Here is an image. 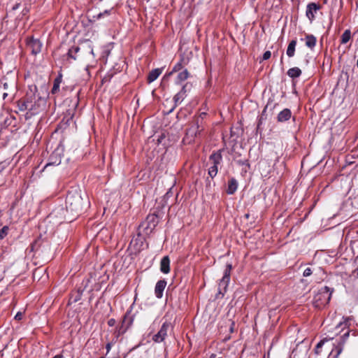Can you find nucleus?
Masks as SVG:
<instances>
[{"label": "nucleus", "instance_id": "nucleus-1", "mask_svg": "<svg viewBox=\"0 0 358 358\" xmlns=\"http://www.w3.org/2000/svg\"><path fill=\"white\" fill-rule=\"evenodd\" d=\"M66 208L67 211L73 214H78L83 209V198L79 192H69L66 198Z\"/></svg>", "mask_w": 358, "mask_h": 358}, {"label": "nucleus", "instance_id": "nucleus-2", "mask_svg": "<svg viewBox=\"0 0 358 358\" xmlns=\"http://www.w3.org/2000/svg\"><path fill=\"white\" fill-rule=\"evenodd\" d=\"M334 289L327 286H324L319 289L318 292L314 296L313 304L317 308H321L329 303Z\"/></svg>", "mask_w": 358, "mask_h": 358}, {"label": "nucleus", "instance_id": "nucleus-3", "mask_svg": "<svg viewBox=\"0 0 358 358\" xmlns=\"http://www.w3.org/2000/svg\"><path fill=\"white\" fill-rule=\"evenodd\" d=\"M231 268V264H227L224 272V275L218 284V292L216 294L217 299L222 298L227 292V289L230 281V273Z\"/></svg>", "mask_w": 358, "mask_h": 358}, {"label": "nucleus", "instance_id": "nucleus-4", "mask_svg": "<svg viewBox=\"0 0 358 358\" xmlns=\"http://www.w3.org/2000/svg\"><path fill=\"white\" fill-rule=\"evenodd\" d=\"M222 155L220 152L213 153L210 157L209 160L212 165L208 169V175L213 178L217 173L218 171V165L221 163L222 161Z\"/></svg>", "mask_w": 358, "mask_h": 358}, {"label": "nucleus", "instance_id": "nucleus-5", "mask_svg": "<svg viewBox=\"0 0 358 358\" xmlns=\"http://www.w3.org/2000/svg\"><path fill=\"white\" fill-rule=\"evenodd\" d=\"M203 129L202 126V118L197 117L194 120L191 127L187 131V136L192 138L196 137Z\"/></svg>", "mask_w": 358, "mask_h": 358}, {"label": "nucleus", "instance_id": "nucleus-6", "mask_svg": "<svg viewBox=\"0 0 358 358\" xmlns=\"http://www.w3.org/2000/svg\"><path fill=\"white\" fill-rule=\"evenodd\" d=\"M0 88L5 90L2 95L3 99H5L8 95L15 92V83L13 81H9L6 78H3L0 80Z\"/></svg>", "mask_w": 358, "mask_h": 358}, {"label": "nucleus", "instance_id": "nucleus-7", "mask_svg": "<svg viewBox=\"0 0 358 358\" xmlns=\"http://www.w3.org/2000/svg\"><path fill=\"white\" fill-rule=\"evenodd\" d=\"M171 327V323L164 322L159 331L152 336V341L155 343H161L164 341L167 336L169 329Z\"/></svg>", "mask_w": 358, "mask_h": 358}, {"label": "nucleus", "instance_id": "nucleus-8", "mask_svg": "<svg viewBox=\"0 0 358 358\" xmlns=\"http://www.w3.org/2000/svg\"><path fill=\"white\" fill-rule=\"evenodd\" d=\"M27 45L31 54L36 55L41 52L43 43L39 39L30 37L27 38Z\"/></svg>", "mask_w": 358, "mask_h": 358}, {"label": "nucleus", "instance_id": "nucleus-9", "mask_svg": "<svg viewBox=\"0 0 358 358\" xmlns=\"http://www.w3.org/2000/svg\"><path fill=\"white\" fill-rule=\"evenodd\" d=\"M17 106L19 110L21 111L34 110L32 96H29L28 94H27L24 99L18 101Z\"/></svg>", "mask_w": 358, "mask_h": 358}, {"label": "nucleus", "instance_id": "nucleus-10", "mask_svg": "<svg viewBox=\"0 0 358 358\" xmlns=\"http://www.w3.org/2000/svg\"><path fill=\"white\" fill-rule=\"evenodd\" d=\"M320 6L315 3H310L307 5L306 15L310 22L315 19V13L320 10Z\"/></svg>", "mask_w": 358, "mask_h": 358}, {"label": "nucleus", "instance_id": "nucleus-11", "mask_svg": "<svg viewBox=\"0 0 358 358\" xmlns=\"http://www.w3.org/2000/svg\"><path fill=\"white\" fill-rule=\"evenodd\" d=\"M128 315H129V313H127L123 318L122 325L119 328L118 331H117L118 336L124 334L133 322V319L131 317H129Z\"/></svg>", "mask_w": 358, "mask_h": 358}, {"label": "nucleus", "instance_id": "nucleus-12", "mask_svg": "<svg viewBox=\"0 0 358 358\" xmlns=\"http://www.w3.org/2000/svg\"><path fill=\"white\" fill-rule=\"evenodd\" d=\"M166 286V281L165 280H159L155 288V294L158 299L162 297L163 292Z\"/></svg>", "mask_w": 358, "mask_h": 358}, {"label": "nucleus", "instance_id": "nucleus-13", "mask_svg": "<svg viewBox=\"0 0 358 358\" xmlns=\"http://www.w3.org/2000/svg\"><path fill=\"white\" fill-rule=\"evenodd\" d=\"M146 222L148 223L146 228L152 231L158 223V217L155 214L149 215L147 216Z\"/></svg>", "mask_w": 358, "mask_h": 358}, {"label": "nucleus", "instance_id": "nucleus-14", "mask_svg": "<svg viewBox=\"0 0 358 358\" xmlns=\"http://www.w3.org/2000/svg\"><path fill=\"white\" fill-rule=\"evenodd\" d=\"M187 87V84L184 85L182 86L181 90L174 96L173 101H174L176 105L180 103L183 101L185 97L186 96Z\"/></svg>", "mask_w": 358, "mask_h": 358}, {"label": "nucleus", "instance_id": "nucleus-15", "mask_svg": "<svg viewBox=\"0 0 358 358\" xmlns=\"http://www.w3.org/2000/svg\"><path fill=\"white\" fill-rule=\"evenodd\" d=\"M292 117V112L288 108H285L282 111H280L277 117L278 121L280 122H285L290 119Z\"/></svg>", "mask_w": 358, "mask_h": 358}, {"label": "nucleus", "instance_id": "nucleus-16", "mask_svg": "<svg viewBox=\"0 0 358 358\" xmlns=\"http://www.w3.org/2000/svg\"><path fill=\"white\" fill-rule=\"evenodd\" d=\"M189 76V73L187 69H184L182 71L178 72L177 77L176 78L175 83L177 85H180L185 80H186Z\"/></svg>", "mask_w": 358, "mask_h": 358}, {"label": "nucleus", "instance_id": "nucleus-17", "mask_svg": "<svg viewBox=\"0 0 358 358\" xmlns=\"http://www.w3.org/2000/svg\"><path fill=\"white\" fill-rule=\"evenodd\" d=\"M238 188V181L234 178H231L228 181V185L227 189V193L228 194H233Z\"/></svg>", "mask_w": 358, "mask_h": 358}, {"label": "nucleus", "instance_id": "nucleus-18", "mask_svg": "<svg viewBox=\"0 0 358 358\" xmlns=\"http://www.w3.org/2000/svg\"><path fill=\"white\" fill-rule=\"evenodd\" d=\"M160 270L164 273H168L170 271V259L168 256H165L162 259Z\"/></svg>", "mask_w": 358, "mask_h": 358}, {"label": "nucleus", "instance_id": "nucleus-19", "mask_svg": "<svg viewBox=\"0 0 358 358\" xmlns=\"http://www.w3.org/2000/svg\"><path fill=\"white\" fill-rule=\"evenodd\" d=\"M306 45L313 49L316 45L317 39L316 37L312 34H307L305 37Z\"/></svg>", "mask_w": 358, "mask_h": 358}, {"label": "nucleus", "instance_id": "nucleus-20", "mask_svg": "<svg viewBox=\"0 0 358 358\" xmlns=\"http://www.w3.org/2000/svg\"><path fill=\"white\" fill-rule=\"evenodd\" d=\"M62 82V75L59 73L54 80L53 87L51 90L52 94H56L59 91V86Z\"/></svg>", "mask_w": 358, "mask_h": 358}, {"label": "nucleus", "instance_id": "nucleus-21", "mask_svg": "<svg viewBox=\"0 0 358 358\" xmlns=\"http://www.w3.org/2000/svg\"><path fill=\"white\" fill-rule=\"evenodd\" d=\"M162 73V70L160 69H155L152 70L148 76V81L149 83L155 81Z\"/></svg>", "mask_w": 358, "mask_h": 358}, {"label": "nucleus", "instance_id": "nucleus-22", "mask_svg": "<svg viewBox=\"0 0 358 358\" xmlns=\"http://www.w3.org/2000/svg\"><path fill=\"white\" fill-rule=\"evenodd\" d=\"M296 45V41L292 40L289 42L287 48L286 54L289 57H292L295 53V48Z\"/></svg>", "mask_w": 358, "mask_h": 358}, {"label": "nucleus", "instance_id": "nucleus-23", "mask_svg": "<svg viewBox=\"0 0 358 358\" xmlns=\"http://www.w3.org/2000/svg\"><path fill=\"white\" fill-rule=\"evenodd\" d=\"M287 74L289 77L292 78H296L301 75V71L298 67H293L287 71Z\"/></svg>", "mask_w": 358, "mask_h": 358}, {"label": "nucleus", "instance_id": "nucleus-24", "mask_svg": "<svg viewBox=\"0 0 358 358\" xmlns=\"http://www.w3.org/2000/svg\"><path fill=\"white\" fill-rule=\"evenodd\" d=\"M80 51V48L78 46H73L69 49V51L66 54L67 59H72L73 60L76 59V54Z\"/></svg>", "mask_w": 358, "mask_h": 358}, {"label": "nucleus", "instance_id": "nucleus-25", "mask_svg": "<svg viewBox=\"0 0 358 358\" xmlns=\"http://www.w3.org/2000/svg\"><path fill=\"white\" fill-rule=\"evenodd\" d=\"M349 334H350V331H348L347 332H345L342 336H341V343H339V347L337 349V353H336V357H337L340 353L341 352L342 350H343V348L342 346L344 345L345 342L346 341V340L348 339V336H349Z\"/></svg>", "mask_w": 358, "mask_h": 358}, {"label": "nucleus", "instance_id": "nucleus-26", "mask_svg": "<svg viewBox=\"0 0 358 358\" xmlns=\"http://www.w3.org/2000/svg\"><path fill=\"white\" fill-rule=\"evenodd\" d=\"M349 334H350V331H348L347 332H345L342 336H341V343H339V347L337 349V353H336V357H337L340 353L341 352L342 350H343V348L342 346L344 345L345 342L346 341V340L348 339V336H349Z\"/></svg>", "mask_w": 358, "mask_h": 358}, {"label": "nucleus", "instance_id": "nucleus-27", "mask_svg": "<svg viewBox=\"0 0 358 358\" xmlns=\"http://www.w3.org/2000/svg\"><path fill=\"white\" fill-rule=\"evenodd\" d=\"M184 59H181L180 62H178L177 64H175V66L173 67L172 71L169 73V76H171L172 73L175 72H179L180 71L183 70V63Z\"/></svg>", "mask_w": 358, "mask_h": 358}, {"label": "nucleus", "instance_id": "nucleus-28", "mask_svg": "<svg viewBox=\"0 0 358 358\" xmlns=\"http://www.w3.org/2000/svg\"><path fill=\"white\" fill-rule=\"evenodd\" d=\"M351 38V31L350 29H346L341 36V43H347Z\"/></svg>", "mask_w": 358, "mask_h": 358}, {"label": "nucleus", "instance_id": "nucleus-29", "mask_svg": "<svg viewBox=\"0 0 358 358\" xmlns=\"http://www.w3.org/2000/svg\"><path fill=\"white\" fill-rule=\"evenodd\" d=\"M8 229L9 228L8 226H4L0 230V239H3L8 234Z\"/></svg>", "mask_w": 358, "mask_h": 358}, {"label": "nucleus", "instance_id": "nucleus-30", "mask_svg": "<svg viewBox=\"0 0 358 358\" xmlns=\"http://www.w3.org/2000/svg\"><path fill=\"white\" fill-rule=\"evenodd\" d=\"M111 10H105L103 12H101L97 15V19H100L105 16H108L110 14Z\"/></svg>", "mask_w": 358, "mask_h": 358}, {"label": "nucleus", "instance_id": "nucleus-31", "mask_svg": "<svg viewBox=\"0 0 358 358\" xmlns=\"http://www.w3.org/2000/svg\"><path fill=\"white\" fill-rule=\"evenodd\" d=\"M324 342L325 341L324 340H322L320 341L316 345V348H315V353L316 354H319L320 352H319V349H320L323 345L324 344Z\"/></svg>", "mask_w": 358, "mask_h": 358}, {"label": "nucleus", "instance_id": "nucleus-32", "mask_svg": "<svg viewBox=\"0 0 358 358\" xmlns=\"http://www.w3.org/2000/svg\"><path fill=\"white\" fill-rule=\"evenodd\" d=\"M313 273V271L310 268H306L303 273L304 277H308Z\"/></svg>", "mask_w": 358, "mask_h": 358}, {"label": "nucleus", "instance_id": "nucleus-33", "mask_svg": "<svg viewBox=\"0 0 358 358\" xmlns=\"http://www.w3.org/2000/svg\"><path fill=\"white\" fill-rule=\"evenodd\" d=\"M271 52L268 50L264 53L262 58L264 60H267L271 57Z\"/></svg>", "mask_w": 358, "mask_h": 358}, {"label": "nucleus", "instance_id": "nucleus-34", "mask_svg": "<svg viewBox=\"0 0 358 358\" xmlns=\"http://www.w3.org/2000/svg\"><path fill=\"white\" fill-rule=\"evenodd\" d=\"M38 244V241H35V242L31 245V250H32V251H35V250H38V248H37Z\"/></svg>", "mask_w": 358, "mask_h": 358}, {"label": "nucleus", "instance_id": "nucleus-35", "mask_svg": "<svg viewBox=\"0 0 358 358\" xmlns=\"http://www.w3.org/2000/svg\"><path fill=\"white\" fill-rule=\"evenodd\" d=\"M22 313L21 312H18L15 316V319L17 320H22Z\"/></svg>", "mask_w": 358, "mask_h": 358}, {"label": "nucleus", "instance_id": "nucleus-36", "mask_svg": "<svg viewBox=\"0 0 358 358\" xmlns=\"http://www.w3.org/2000/svg\"><path fill=\"white\" fill-rule=\"evenodd\" d=\"M108 324L110 326V327H113L115 324V319H110L108 321Z\"/></svg>", "mask_w": 358, "mask_h": 358}, {"label": "nucleus", "instance_id": "nucleus-37", "mask_svg": "<svg viewBox=\"0 0 358 358\" xmlns=\"http://www.w3.org/2000/svg\"><path fill=\"white\" fill-rule=\"evenodd\" d=\"M111 348V343H108L107 345H106V350H107V352H108L110 351Z\"/></svg>", "mask_w": 358, "mask_h": 358}, {"label": "nucleus", "instance_id": "nucleus-38", "mask_svg": "<svg viewBox=\"0 0 358 358\" xmlns=\"http://www.w3.org/2000/svg\"><path fill=\"white\" fill-rule=\"evenodd\" d=\"M60 164V161L59 162H49L46 164V166H49V165H51V164Z\"/></svg>", "mask_w": 358, "mask_h": 358}, {"label": "nucleus", "instance_id": "nucleus-39", "mask_svg": "<svg viewBox=\"0 0 358 358\" xmlns=\"http://www.w3.org/2000/svg\"><path fill=\"white\" fill-rule=\"evenodd\" d=\"M348 320H346L344 323L341 322V323L338 324V326L340 327V326L344 325L345 327H346V326L348 325Z\"/></svg>", "mask_w": 358, "mask_h": 358}, {"label": "nucleus", "instance_id": "nucleus-40", "mask_svg": "<svg viewBox=\"0 0 358 358\" xmlns=\"http://www.w3.org/2000/svg\"><path fill=\"white\" fill-rule=\"evenodd\" d=\"M41 271L40 269H37L34 273V276L35 277L36 274L39 273Z\"/></svg>", "mask_w": 358, "mask_h": 358}, {"label": "nucleus", "instance_id": "nucleus-41", "mask_svg": "<svg viewBox=\"0 0 358 358\" xmlns=\"http://www.w3.org/2000/svg\"><path fill=\"white\" fill-rule=\"evenodd\" d=\"M52 358H63V356L62 355H57L55 357H53Z\"/></svg>", "mask_w": 358, "mask_h": 358}, {"label": "nucleus", "instance_id": "nucleus-42", "mask_svg": "<svg viewBox=\"0 0 358 358\" xmlns=\"http://www.w3.org/2000/svg\"><path fill=\"white\" fill-rule=\"evenodd\" d=\"M18 7H19V4H16V5L13 7V9H14V10H15V9H17V8H18Z\"/></svg>", "mask_w": 358, "mask_h": 358}, {"label": "nucleus", "instance_id": "nucleus-43", "mask_svg": "<svg viewBox=\"0 0 358 358\" xmlns=\"http://www.w3.org/2000/svg\"><path fill=\"white\" fill-rule=\"evenodd\" d=\"M357 67H358V59H357Z\"/></svg>", "mask_w": 358, "mask_h": 358}, {"label": "nucleus", "instance_id": "nucleus-44", "mask_svg": "<svg viewBox=\"0 0 358 358\" xmlns=\"http://www.w3.org/2000/svg\"><path fill=\"white\" fill-rule=\"evenodd\" d=\"M218 358H222V357H218Z\"/></svg>", "mask_w": 358, "mask_h": 358}]
</instances>
